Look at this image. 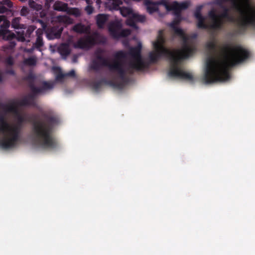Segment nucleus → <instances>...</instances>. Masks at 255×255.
<instances>
[{
  "mask_svg": "<svg viewBox=\"0 0 255 255\" xmlns=\"http://www.w3.org/2000/svg\"><path fill=\"white\" fill-rule=\"evenodd\" d=\"M126 23L127 25H128L134 28H138V27L136 24L135 20L134 19V18H133L132 15L127 19Z\"/></svg>",
  "mask_w": 255,
  "mask_h": 255,
  "instance_id": "nucleus-34",
  "label": "nucleus"
},
{
  "mask_svg": "<svg viewBox=\"0 0 255 255\" xmlns=\"http://www.w3.org/2000/svg\"><path fill=\"white\" fill-rule=\"evenodd\" d=\"M0 36L6 40L14 39L16 34L8 29L10 26V21L4 15H0Z\"/></svg>",
  "mask_w": 255,
  "mask_h": 255,
  "instance_id": "nucleus-11",
  "label": "nucleus"
},
{
  "mask_svg": "<svg viewBox=\"0 0 255 255\" xmlns=\"http://www.w3.org/2000/svg\"><path fill=\"white\" fill-rule=\"evenodd\" d=\"M6 13L7 14H12V11L9 8L6 7L4 5H0V14Z\"/></svg>",
  "mask_w": 255,
  "mask_h": 255,
  "instance_id": "nucleus-36",
  "label": "nucleus"
},
{
  "mask_svg": "<svg viewBox=\"0 0 255 255\" xmlns=\"http://www.w3.org/2000/svg\"><path fill=\"white\" fill-rule=\"evenodd\" d=\"M157 5L160 4L163 5L168 11L171 10L173 11V3L172 4H170L169 2L166 0H161L157 2Z\"/></svg>",
  "mask_w": 255,
  "mask_h": 255,
  "instance_id": "nucleus-28",
  "label": "nucleus"
},
{
  "mask_svg": "<svg viewBox=\"0 0 255 255\" xmlns=\"http://www.w3.org/2000/svg\"><path fill=\"white\" fill-rule=\"evenodd\" d=\"M106 50L105 49L98 48L94 52L95 59L92 62L91 68L98 71L101 67H107L110 71L117 73L123 81L128 82V79L126 76V70L125 69L124 63L122 62V59L127 57V53L123 50L116 52L112 63L106 57Z\"/></svg>",
  "mask_w": 255,
  "mask_h": 255,
  "instance_id": "nucleus-4",
  "label": "nucleus"
},
{
  "mask_svg": "<svg viewBox=\"0 0 255 255\" xmlns=\"http://www.w3.org/2000/svg\"><path fill=\"white\" fill-rule=\"evenodd\" d=\"M29 9L26 6H23L21 9L20 13L21 16H27L29 13Z\"/></svg>",
  "mask_w": 255,
  "mask_h": 255,
  "instance_id": "nucleus-39",
  "label": "nucleus"
},
{
  "mask_svg": "<svg viewBox=\"0 0 255 255\" xmlns=\"http://www.w3.org/2000/svg\"><path fill=\"white\" fill-rule=\"evenodd\" d=\"M68 7L69 6L67 3L60 0L56 1L53 5V8L55 10L65 12H67Z\"/></svg>",
  "mask_w": 255,
  "mask_h": 255,
  "instance_id": "nucleus-18",
  "label": "nucleus"
},
{
  "mask_svg": "<svg viewBox=\"0 0 255 255\" xmlns=\"http://www.w3.org/2000/svg\"><path fill=\"white\" fill-rule=\"evenodd\" d=\"M165 42L163 31L160 30L159 31L156 40L153 42L155 51L149 53V59L150 62L156 63L160 58L165 57L169 59L171 63L170 68L168 73L169 77L193 82L194 79L193 75L191 73L182 70L178 65L181 60L187 58L195 53L196 47L192 53L188 56H185L182 50L171 51L166 48L164 46Z\"/></svg>",
  "mask_w": 255,
  "mask_h": 255,
  "instance_id": "nucleus-3",
  "label": "nucleus"
},
{
  "mask_svg": "<svg viewBox=\"0 0 255 255\" xmlns=\"http://www.w3.org/2000/svg\"><path fill=\"white\" fill-rule=\"evenodd\" d=\"M203 5H199L196 8L194 12V16L198 20L197 27L200 29H206L210 28V25L205 23V17L202 15L201 10Z\"/></svg>",
  "mask_w": 255,
  "mask_h": 255,
  "instance_id": "nucleus-13",
  "label": "nucleus"
},
{
  "mask_svg": "<svg viewBox=\"0 0 255 255\" xmlns=\"http://www.w3.org/2000/svg\"><path fill=\"white\" fill-rule=\"evenodd\" d=\"M175 16V19L170 23L169 26L174 31V34L181 38L182 44L181 50H182L185 56H188L195 49L196 45L193 40H189V36L184 33L182 29L177 26L181 21V16L179 18Z\"/></svg>",
  "mask_w": 255,
  "mask_h": 255,
  "instance_id": "nucleus-7",
  "label": "nucleus"
},
{
  "mask_svg": "<svg viewBox=\"0 0 255 255\" xmlns=\"http://www.w3.org/2000/svg\"><path fill=\"white\" fill-rule=\"evenodd\" d=\"M35 32L36 35V39L35 43H33V45L36 49L41 51L40 48L44 45V42L42 38L43 32L42 30L38 29Z\"/></svg>",
  "mask_w": 255,
  "mask_h": 255,
  "instance_id": "nucleus-17",
  "label": "nucleus"
},
{
  "mask_svg": "<svg viewBox=\"0 0 255 255\" xmlns=\"http://www.w3.org/2000/svg\"><path fill=\"white\" fill-rule=\"evenodd\" d=\"M95 46L93 36L85 35L80 38L75 44V47L81 49L88 50Z\"/></svg>",
  "mask_w": 255,
  "mask_h": 255,
  "instance_id": "nucleus-12",
  "label": "nucleus"
},
{
  "mask_svg": "<svg viewBox=\"0 0 255 255\" xmlns=\"http://www.w3.org/2000/svg\"><path fill=\"white\" fill-rule=\"evenodd\" d=\"M6 73L7 74H10V75H15V72L14 71L11 69H8V70H7L6 71Z\"/></svg>",
  "mask_w": 255,
  "mask_h": 255,
  "instance_id": "nucleus-48",
  "label": "nucleus"
},
{
  "mask_svg": "<svg viewBox=\"0 0 255 255\" xmlns=\"http://www.w3.org/2000/svg\"><path fill=\"white\" fill-rule=\"evenodd\" d=\"M102 84L100 81H95L92 83V87L93 89L96 91H98L102 88Z\"/></svg>",
  "mask_w": 255,
  "mask_h": 255,
  "instance_id": "nucleus-37",
  "label": "nucleus"
},
{
  "mask_svg": "<svg viewBox=\"0 0 255 255\" xmlns=\"http://www.w3.org/2000/svg\"><path fill=\"white\" fill-rule=\"evenodd\" d=\"M122 27V24L121 22L118 21H115L112 22L109 25V31L111 36L117 39V36L118 33L120 32Z\"/></svg>",
  "mask_w": 255,
  "mask_h": 255,
  "instance_id": "nucleus-14",
  "label": "nucleus"
},
{
  "mask_svg": "<svg viewBox=\"0 0 255 255\" xmlns=\"http://www.w3.org/2000/svg\"><path fill=\"white\" fill-rule=\"evenodd\" d=\"M189 3L188 2L184 1L181 3H179L176 1H174L173 2V8L174 15L178 18L181 16V10L187 9Z\"/></svg>",
  "mask_w": 255,
  "mask_h": 255,
  "instance_id": "nucleus-15",
  "label": "nucleus"
},
{
  "mask_svg": "<svg viewBox=\"0 0 255 255\" xmlns=\"http://www.w3.org/2000/svg\"><path fill=\"white\" fill-rule=\"evenodd\" d=\"M66 77V74H64L61 72L58 73L56 77V79L57 81H62Z\"/></svg>",
  "mask_w": 255,
  "mask_h": 255,
  "instance_id": "nucleus-41",
  "label": "nucleus"
},
{
  "mask_svg": "<svg viewBox=\"0 0 255 255\" xmlns=\"http://www.w3.org/2000/svg\"><path fill=\"white\" fill-rule=\"evenodd\" d=\"M131 33V30L129 29H121L120 32L118 33L117 36V39L120 37H126L129 35Z\"/></svg>",
  "mask_w": 255,
  "mask_h": 255,
  "instance_id": "nucleus-30",
  "label": "nucleus"
},
{
  "mask_svg": "<svg viewBox=\"0 0 255 255\" xmlns=\"http://www.w3.org/2000/svg\"><path fill=\"white\" fill-rule=\"evenodd\" d=\"M206 47L207 49L211 51H215L217 48V45L215 41L214 40L210 41L206 43Z\"/></svg>",
  "mask_w": 255,
  "mask_h": 255,
  "instance_id": "nucleus-33",
  "label": "nucleus"
},
{
  "mask_svg": "<svg viewBox=\"0 0 255 255\" xmlns=\"http://www.w3.org/2000/svg\"><path fill=\"white\" fill-rule=\"evenodd\" d=\"M95 42V45L96 44H105L107 42L106 36L99 33L96 32L92 35Z\"/></svg>",
  "mask_w": 255,
  "mask_h": 255,
  "instance_id": "nucleus-20",
  "label": "nucleus"
},
{
  "mask_svg": "<svg viewBox=\"0 0 255 255\" xmlns=\"http://www.w3.org/2000/svg\"><path fill=\"white\" fill-rule=\"evenodd\" d=\"M54 83L51 82L43 81L41 87H37L30 83L29 88L31 93L25 96L17 102V104L21 107L36 106L35 99L38 94L44 93L46 91L51 90L54 87Z\"/></svg>",
  "mask_w": 255,
  "mask_h": 255,
  "instance_id": "nucleus-5",
  "label": "nucleus"
},
{
  "mask_svg": "<svg viewBox=\"0 0 255 255\" xmlns=\"http://www.w3.org/2000/svg\"><path fill=\"white\" fill-rule=\"evenodd\" d=\"M85 11L87 12V13L88 14H91L93 12L94 8L92 6V5H87L85 7Z\"/></svg>",
  "mask_w": 255,
  "mask_h": 255,
  "instance_id": "nucleus-43",
  "label": "nucleus"
},
{
  "mask_svg": "<svg viewBox=\"0 0 255 255\" xmlns=\"http://www.w3.org/2000/svg\"><path fill=\"white\" fill-rule=\"evenodd\" d=\"M63 30V27H56L53 26L52 27L49 31L47 34V37L49 39H57L60 37L62 31Z\"/></svg>",
  "mask_w": 255,
  "mask_h": 255,
  "instance_id": "nucleus-16",
  "label": "nucleus"
},
{
  "mask_svg": "<svg viewBox=\"0 0 255 255\" xmlns=\"http://www.w3.org/2000/svg\"><path fill=\"white\" fill-rule=\"evenodd\" d=\"M100 82H101L102 85L103 84L107 85H110L111 86L113 84V81L108 80L105 78H103L101 79L100 80Z\"/></svg>",
  "mask_w": 255,
  "mask_h": 255,
  "instance_id": "nucleus-40",
  "label": "nucleus"
},
{
  "mask_svg": "<svg viewBox=\"0 0 255 255\" xmlns=\"http://www.w3.org/2000/svg\"><path fill=\"white\" fill-rule=\"evenodd\" d=\"M196 37H197V34H194L192 35V37L193 38H196Z\"/></svg>",
  "mask_w": 255,
  "mask_h": 255,
  "instance_id": "nucleus-52",
  "label": "nucleus"
},
{
  "mask_svg": "<svg viewBox=\"0 0 255 255\" xmlns=\"http://www.w3.org/2000/svg\"><path fill=\"white\" fill-rule=\"evenodd\" d=\"M44 2L45 6L49 8L50 6V3L53 2L54 0H43Z\"/></svg>",
  "mask_w": 255,
  "mask_h": 255,
  "instance_id": "nucleus-46",
  "label": "nucleus"
},
{
  "mask_svg": "<svg viewBox=\"0 0 255 255\" xmlns=\"http://www.w3.org/2000/svg\"><path fill=\"white\" fill-rule=\"evenodd\" d=\"M17 125L10 126L3 117L0 118V132L4 135L0 139V147L7 149L14 147L19 140L21 125L26 122L32 123V133L36 143L45 149H53L57 147L58 142L53 135L55 125L58 124L57 117L51 112H42L41 118L36 120L37 115H21L19 112L15 115Z\"/></svg>",
  "mask_w": 255,
  "mask_h": 255,
  "instance_id": "nucleus-1",
  "label": "nucleus"
},
{
  "mask_svg": "<svg viewBox=\"0 0 255 255\" xmlns=\"http://www.w3.org/2000/svg\"><path fill=\"white\" fill-rule=\"evenodd\" d=\"M224 2H225V1L223 0H216L215 2V4L219 5L221 8L225 6L223 5Z\"/></svg>",
  "mask_w": 255,
  "mask_h": 255,
  "instance_id": "nucleus-45",
  "label": "nucleus"
},
{
  "mask_svg": "<svg viewBox=\"0 0 255 255\" xmlns=\"http://www.w3.org/2000/svg\"><path fill=\"white\" fill-rule=\"evenodd\" d=\"M66 77H74L75 75V72L74 70H72L68 73H65Z\"/></svg>",
  "mask_w": 255,
  "mask_h": 255,
  "instance_id": "nucleus-47",
  "label": "nucleus"
},
{
  "mask_svg": "<svg viewBox=\"0 0 255 255\" xmlns=\"http://www.w3.org/2000/svg\"><path fill=\"white\" fill-rule=\"evenodd\" d=\"M39 21H40V22H42V20H39Z\"/></svg>",
  "mask_w": 255,
  "mask_h": 255,
  "instance_id": "nucleus-53",
  "label": "nucleus"
},
{
  "mask_svg": "<svg viewBox=\"0 0 255 255\" xmlns=\"http://www.w3.org/2000/svg\"><path fill=\"white\" fill-rule=\"evenodd\" d=\"M0 3L3 5L7 6L10 9L13 6V3L10 0H2Z\"/></svg>",
  "mask_w": 255,
  "mask_h": 255,
  "instance_id": "nucleus-38",
  "label": "nucleus"
},
{
  "mask_svg": "<svg viewBox=\"0 0 255 255\" xmlns=\"http://www.w3.org/2000/svg\"><path fill=\"white\" fill-rule=\"evenodd\" d=\"M35 79V76L33 74H29L26 77L24 78V80L28 82V86L29 88L30 83H32L33 85L34 84V80Z\"/></svg>",
  "mask_w": 255,
  "mask_h": 255,
  "instance_id": "nucleus-35",
  "label": "nucleus"
},
{
  "mask_svg": "<svg viewBox=\"0 0 255 255\" xmlns=\"http://www.w3.org/2000/svg\"><path fill=\"white\" fill-rule=\"evenodd\" d=\"M119 9H120L121 14L124 17L128 15L131 16L132 14L133 13L132 9L130 7L123 6L120 7Z\"/></svg>",
  "mask_w": 255,
  "mask_h": 255,
  "instance_id": "nucleus-27",
  "label": "nucleus"
},
{
  "mask_svg": "<svg viewBox=\"0 0 255 255\" xmlns=\"http://www.w3.org/2000/svg\"><path fill=\"white\" fill-rule=\"evenodd\" d=\"M60 53L62 55L68 56L70 53L69 47L67 44H62L59 48Z\"/></svg>",
  "mask_w": 255,
  "mask_h": 255,
  "instance_id": "nucleus-26",
  "label": "nucleus"
},
{
  "mask_svg": "<svg viewBox=\"0 0 255 255\" xmlns=\"http://www.w3.org/2000/svg\"><path fill=\"white\" fill-rule=\"evenodd\" d=\"M17 102L13 103L11 104L8 105L6 107V110L7 112L12 113L15 115L19 112V111L17 108V106H19L17 104Z\"/></svg>",
  "mask_w": 255,
  "mask_h": 255,
  "instance_id": "nucleus-25",
  "label": "nucleus"
},
{
  "mask_svg": "<svg viewBox=\"0 0 255 255\" xmlns=\"http://www.w3.org/2000/svg\"><path fill=\"white\" fill-rule=\"evenodd\" d=\"M132 16L136 22L143 23L146 20V17L144 15H140L137 13H132Z\"/></svg>",
  "mask_w": 255,
  "mask_h": 255,
  "instance_id": "nucleus-32",
  "label": "nucleus"
},
{
  "mask_svg": "<svg viewBox=\"0 0 255 255\" xmlns=\"http://www.w3.org/2000/svg\"><path fill=\"white\" fill-rule=\"evenodd\" d=\"M66 13L68 15H73L75 17H79L81 15V10L77 7H68Z\"/></svg>",
  "mask_w": 255,
  "mask_h": 255,
  "instance_id": "nucleus-24",
  "label": "nucleus"
},
{
  "mask_svg": "<svg viewBox=\"0 0 255 255\" xmlns=\"http://www.w3.org/2000/svg\"><path fill=\"white\" fill-rule=\"evenodd\" d=\"M73 30L76 32L81 34L84 33L86 31L85 25L81 23L75 25L73 28Z\"/></svg>",
  "mask_w": 255,
  "mask_h": 255,
  "instance_id": "nucleus-29",
  "label": "nucleus"
},
{
  "mask_svg": "<svg viewBox=\"0 0 255 255\" xmlns=\"http://www.w3.org/2000/svg\"><path fill=\"white\" fill-rule=\"evenodd\" d=\"M88 4V5H91L93 3L92 0H84Z\"/></svg>",
  "mask_w": 255,
  "mask_h": 255,
  "instance_id": "nucleus-50",
  "label": "nucleus"
},
{
  "mask_svg": "<svg viewBox=\"0 0 255 255\" xmlns=\"http://www.w3.org/2000/svg\"><path fill=\"white\" fill-rule=\"evenodd\" d=\"M37 63V58L35 56L25 58L23 61V64L25 66H34Z\"/></svg>",
  "mask_w": 255,
  "mask_h": 255,
  "instance_id": "nucleus-23",
  "label": "nucleus"
},
{
  "mask_svg": "<svg viewBox=\"0 0 255 255\" xmlns=\"http://www.w3.org/2000/svg\"><path fill=\"white\" fill-rule=\"evenodd\" d=\"M21 17H14L11 21V27L19 30L16 31V40L19 42H29L33 37V33L36 27L33 25L27 26L25 24L20 23Z\"/></svg>",
  "mask_w": 255,
  "mask_h": 255,
  "instance_id": "nucleus-8",
  "label": "nucleus"
},
{
  "mask_svg": "<svg viewBox=\"0 0 255 255\" xmlns=\"http://www.w3.org/2000/svg\"><path fill=\"white\" fill-rule=\"evenodd\" d=\"M223 11L220 14L216 13V10L214 8L211 9L208 13L209 18L211 20L212 23L210 25V29L213 30H221L224 24L223 18L232 22H235V19L229 14V9L226 6L221 8Z\"/></svg>",
  "mask_w": 255,
  "mask_h": 255,
  "instance_id": "nucleus-9",
  "label": "nucleus"
},
{
  "mask_svg": "<svg viewBox=\"0 0 255 255\" xmlns=\"http://www.w3.org/2000/svg\"><path fill=\"white\" fill-rule=\"evenodd\" d=\"M35 48L34 47V45H33L32 47L30 48V49H28L26 50V51L27 52H29V53H31L33 52L34 49Z\"/></svg>",
  "mask_w": 255,
  "mask_h": 255,
  "instance_id": "nucleus-51",
  "label": "nucleus"
},
{
  "mask_svg": "<svg viewBox=\"0 0 255 255\" xmlns=\"http://www.w3.org/2000/svg\"><path fill=\"white\" fill-rule=\"evenodd\" d=\"M145 5L146 6V9L147 12L150 13H153L158 10L157 2H153L150 0H147L145 1Z\"/></svg>",
  "mask_w": 255,
  "mask_h": 255,
  "instance_id": "nucleus-22",
  "label": "nucleus"
},
{
  "mask_svg": "<svg viewBox=\"0 0 255 255\" xmlns=\"http://www.w3.org/2000/svg\"><path fill=\"white\" fill-rule=\"evenodd\" d=\"M127 73H128V72L126 73V76L128 79V82H125V81H123L120 78V79L122 81L121 83H117V82H113V84H112V85L111 86H112V87H114L115 88H118V89H122L124 87V85L127 84L129 82V78L127 76Z\"/></svg>",
  "mask_w": 255,
  "mask_h": 255,
  "instance_id": "nucleus-31",
  "label": "nucleus"
},
{
  "mask_svg": "<svg viewBox=\"0 0 255 255\" xmlns=\"http://www.w3.org/2000/svg\"><path fill=\"white\" fill-rule=\"evenodd\" d=\"M141 45L138 44L135 47H131L129 49L128 54L131 56L133 60L130 61L126 68V73L132 75L135 71H141L145 69L147 66L142 60L141 55Z\"/></svg>",
  "mask_w": 255,
  "mask_h": 255,
  "instance_id": "nucleus-6",
  "label": "nucleus"
},
{
  "mask_svg": "<svg viewBox=\"0 0 255 255\" xmlns=\"http://www.w3.org/2000/svg\"><path fill=\"white\" fill-rule=\"evenodd\" d=\"M222 52L224 56L221 60L212 57L207 58L203 77L205 83L211 84L229 80L230 68L243 62L250 56V52L241 46L232 47L226 44L223 47Z\"/></svg>",
  "mask_w": 255,
  "mask_h": 255,
  "instance_id": "nucleus-2",
  "label": "nucleus"
},
{
  "mask_svg": "<svg viewBox=\"0 0 255 255\" xmlns=\"http://www.w3.org/2000/svg\"><path fill=\"white\" fill-rule=\"evenodd\" d=\"M29 4L31 7H33L36 9H38L39 5H38L34 1H29Z\"/></svg>",
  "mask_w": 255,
  "mask_h": 255,
  "instance_id": "nucleus-44",
  "label": "nucleus"
},
{
  "mask_svg": "<svg viewBox=\"0 0 255 255\" xmlns=\"http://www.w3.org/2000/svg\"><path fill=\"white\" fill-rule=\"evenodd\" d=\"M13 39H12V40H9L10 42V46L11 47H15V46L16 45V42L14 41H12Z\"/></svg>",
  "mask_w": 255,
  "mask_h": 255,
  "instance_id": "nucleus-49",
  "label": "nucleus"
},
{
  "mask_svg": "<svg viewBox=\"0 0 255 255\" xmlns=\"http://www.w3.org/2000/svg\"><path fill=\"white\" fill-rule=\"evenodd\" d=\"M108 19V15L106 14H98L96 17V24L99 28H103Z\"/></svg>",
  "mask_w": 255,
  "mask_h": 255,
  "instance_id": "nucleus-19",
  "label": "nucleus"
},
{
  "mask_svg": "<svg viewBox=\"0 0 255 255\" xmlns=\"http://www.w3.org/2000/svg\"><path fill=\"white\" fill-rule=\"evenodd\" d=\"M238 34H243L249 26H252L255 29V10H252V14L250 16L244 15L243 18L238 22Z\"/></svg>",
  "mask_w": 255,
  "mask_h": 255,
  "instance_id": "nucleus-10",
  "label": "nucleus"
},
{
  "mask_svg": "<svg viewBox=\"0 0 255 255\" xmlns=\"http://www.w3.org/2000/svg\"><path fill=\"white\" fill-rule=\"evenodd\" d=\"M5 63L7 65L12 66L14 64V61L11 56H9L5 59Z\"/></svg>",
  "mask_w": 255,
  "mask_h": 255,
  "instance_id": "nucleus-42",
  "label": "nucleus"
},
{
  "mask_svg": "<svg viewBox=\"0 0 255 255\" xmlns=\"http://www.w3.org/2000/svg\"><path fill=\"white\" fill-rule=\"evenodd\" d=\"M56 19L60 23L63 24L64 25L72 24L73 22L72 18L65 15L57 16Z\"/></svg>",
  "mask_w": 255,
  "mask_h": 255,
  "instance_id": "nucleus-21",
  "label": "nucleus"
}]
</instances>
